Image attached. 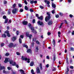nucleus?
Listing matches in <instances>:
<instances>
[{"label":"nucleus","instance_id":"1","mask_svg":"<svg viewBox=\"0 0 74 74\" xmlns=\"http://www.w3.org/2000/svg\"><path fill=\"white\" fill-rule=\"evenodd\" d=\"M29 28L31 29V30H32V32L36 34L37 33V32L36 30H34V27H32V25L30 24H28V25Z\"/></svg>","mask_w":74,"mask_h":74},{"label":"nucleus","instance_id":"2","mask_svg":"<svg viewBox=\"0 0 74 74\" xmlns=\"http://www.w3.org/2000/svg\"><path fill=\"white\" fill-rule=\"evenodd\" d=\"M47 14L48 15L47 17H46L45 18V20L46 22H47L48 20L50 19L51 16H50V13L49 12H47Z\"/></svg>","mask_w":74,"mask_h":74},{"label":"nucleus","instance_id":"3","mask_svg":"<svg viewBox=\"0 0 74 74\" xmlns=\"http://www.w3.org/2000/svg\"><path fill=\"white\" fill-rule=\"evenodd\" d=\"M21 59L23 60H25V61H26V60H27V63H30V59L29 58L27 59V58H25V57H23V56H22Z\"/></svg>","mask_w":74,"mask_h":74},{"label":"nucleus","instance_id":"4","mask_svg":"<svg viewBox=\"0 0 74 74\" xmlns=\"http://www.w3.org/2000/svg\"><path fill=\"white\" fill-rule=\"evenodd\" d=\"M26 36L27 37H29L30 39V38H32V34H29V33L28 32H26Z\"/></svg>","mask_w":74,"mask_h":74},{"label":"nucleus","instance_id":"5","mask_svg":"<svg viewBox=\"0 0 74 74\" xmlns=\"http://www.w3.org/2000/svg\"><path fill=\"white\" fill-rule=\"evenodd\" d=\"M10 64L12 65V66H15L16 65V63L15 62H14L12 60H10Z\"/></svg>","mask_w":74,"mask_h":74},{"label":"nucleus","instance_id":"6","mask_svg":"<svg viewBox=\"0 0 74 74\" xmlns=\"http://www.w3.org/2000/svg\"><path fill=\"white\" fill-rule=\"evenodd\" d=\"M36 16L38 17V19L40 20H42L43 17L42 16H41L40 17H38V15L37 14H36Z\"/></svg>","mask_w":74,"mask_h":74},{"label":"nucleus","instance_id":"7","mask_svg":"<svg viewBox=\"0 0 74 74\" xmlns=\"http://www.w3.org/2000/svg\"><path fill=\"white\" fill-rule=\"evenodd\" d=\"M5 33L7 34L8 37H10V33H9V31H8V30L6 31L5 32Z\"/></svg>","mask_w":74,"mask_h":74},{"label":"nucleus","instance_id":"8","mask_svg":"<svg viewBox=\"0 0 74 74\" xmlns=\"http://www.w3.org/2000/svg\"><path fill=\"white\" fill-rule=\"evenodd\" d=\"M36 73L37 74H40V70L38 67L36 68Z\"/></svg>","mask_w":74,"mask_h":74},{"label":"nucleus","instance_id":"9","mask_svg":"<svg viewBox=\"0 0 74 74\" xmlns=\"http://www.w3.org/2000/svg\"><path fill=\"white\" fill-rule=\"evenodd\" d=\"M38 25H40V26H42L43 25V23L42 22H41L40 21H39L37 22Z\"/></svg>","mask_w":74,"mask_h":74},{"label":"nucleus","instance_id":"10","mask_svg":"<svg viewBox=\"0 0 74 74\" xmlns=\"http://www.w3.org/2000/svg\"><path fill=\"white\" fill-rule=\"evenodd\" d=\"M17 11V9L16 8L12 10V12L13 14H16V13Z\"/></svg>","mask_w":74,"mask_h":74},{"label":"nucleus","instance_id":"11","mask_svg":"<svg viewBox=\"0 0 74 74\" xmlns=\"http://www.w3.org/2000/svg\"><path fill=\"white\" fill-rule=\"evenodd\" d=\"M10 60V59L6 58L5 59V60L4 61V63H7V62H8V60Z\"/></svg>","mask_w":74,"mask_h":74},{"label":"nucleus","instance_id":"12","mask_svg":"<svg viewBox=\"0 0 74 74\" xmlns=\"http://www.w3.org/2000/svg\"><path fill=\"white\" fill-rule=\"evenodd\" d=\"M13 45L14 44L12 43H11L9 44V47H10V48H12V47H13Z\"/></svg>","mask_w":74,"mask_h":74},{"label":"nucleus","instance_id":"13","mask_svg":"<svg viewBox=\"0 0 74 74\" xmlns=\"http://www.w3.org/2000/svg\"><path fill=\"white\" fill-rule=\"evenodd\" d=\"M22 23L23 25H26L28 23L27 21H24Z\"/></svg>","mask_w":74,"mask_h":74},{"label":"nucleus","instance_id":"14","mask_svg":"<svg viewBox=\"0 0 74 74\" xmlns=\"http://www.w3.org/2000/svg\"><path fill=\"white\" fill-rule=\"evenodd\" d=\"M3 69H5V67L1 66V65L0 64V71L3 70Z\"/></svg>","mask_w":74,"mask_h":74},{"label":"nucleus","instance_id":"15","mask_svg":"<svg viewBox=\"0 0 74 74\" xmlns=\"http://www.w3.org/2000/svg\"><path fill=\"white\" fill-rule=\"evenodd\" d=\"M53 23H52V21H49L48 23V25H51Z\"/></svg>","mask_w":74,"mask_h":74},{"label":"nucleus","instance_id":"16","mask_svg":"<svg viewBox=\"0 0 74 74\" xmlns=\"http://www.w3.org/2000/svg\"><path fill=\"white\" fill-rule=\"evenodd\" d=\"M53 44L54 45V46H55V39H53Z\"/></svg>","mask_w":74,"mask_h":74},{"label":"nucleus","instance_id":"17","mask_svg":"<svg viewBox=\"0 0 74 74\" xmlns=\"http://www.w3.org/2000/svg\"><path fill=\"white\" fill-rule=\"evenodd\" d=\"M44 1L45 3H47V4H49V3H50L49 1H48L47 0H45Z\"/></svg>","mask_w":74,"mask_h":74},{"label":"nucleus","instance_id":"18","mask_svg":"<svg viewBox=\"0 0 74 74\" xmlns=\"http://www.w3.org/2000/svg\"><path fill=\"white\" fill-rule=\"evenodd\" d=\"M16 39V38L15 37H13L12 38V40L13 41H14Z\"/></svg>","mask_w":74,"mask_h":74},{"label":"nucleus","instance_id":"19","mask_svg":"<svg viewBox=\"0 0 74 74\" xmlns=\"http://www.w3.org/2000/svg\"><path fill=\"white\" fill-rule=\"evenodd\" d=\"M52 5L53 8H55L56 7V5L53 3H52Z\"/></svg>","mask_w":74,"mask_h":74},{"label":"nucleus","instance_id":"20","mask_svg":"<svg viewBox=\"0 0 74 74\" xmlns=\"http://www.w3.org/2000/svg\"><path fill=\"white\" fill-rule=\"evenodd\" d=\"M33 65H34V62H31V63L30 64V66H33Z\"/></svg>","mask_w":74,"mask_h":74},{"label":"nucleus","instance_id":"21","mask_svg":"<svg viewBox=\"0 0 74 74\" xmlns=\"http://www.w3.org/2000/svg\"><path fill=\"white\" fill-rule=\"evenodd\" d=\"M20 72L21 73H22V74H25V73H24V71H23V70L21 69L20 70Z\"/></svg>","mask_w":74,"mask_h":74},{"label":"nucleus","instance_id":"22","mask_svg":"<svg viewBox=\"0 0 74 74\" xmlns=\"http://www.w3.org/2000/svg\"><path fill=\"white\" fill-rule=\"evenodd\" d=\"M2 36L4 38H5L6 37V35L4 34L2 35Z\"/></svg>","mask_w":74,"mask_h":74},{"label":"nucleus","instance_id":"23","mask_svg":"<svg viewBox=\"0 0 74 74\" xmlns=\"http://www.w3.org/2000/svg\"><path fill=\"white\" fill-rule=\"evenodd\" d=\"M36 43L37 44H38V45H40V43L39 42V41L38 40L36 41Z\"/></svg>","mask_w":74,"mask_h":74},{"label":"nucleus","instance_id":"24","mask_svg":"<svg viewBox=\"0 0 74 74\" xmlns=\"http://www.w3.org/2000/svg\"><path fill=\"white\" fill-rule=\"evenodd\" d=\"M31 73L32 74H35L34 73V70L33 69H32L31 71Z\"/></svg>","mask_w":74,"mask_h":74},{"label":"nucleus","instance_id":"25","mask_svg":"<svg viewBox=\"0 0 74 74\" xmlns=\"http://www.w3.org/2000/svg\"><path fill=\"white\" fill-rule=\"evenodd\" d=\"M8 22V18H6L5 21L4 23H7Z\"/></svg>","mask_w":74,"mask_h":74},{"label":"nucleus","instance_id":"26","mask_svg":"<svg viewBox=\"0 0 74 74\" xmlns=\"http://www.w3.org/2000/svg\"><path fill=\"white\" fill-rule=\"evenodd\" d=\"M31 52V49H27V53H29V52Z\"/></svg>","mask_w":74,"mask_h":74},{"label":"nucleus","instance_id":"27","mask_svg":"<svg viewBox=\"0 0 74 74\" xmlns=\"http://www.w3.org/2000/svg\"><path fill=\"white\" fill-rule=\"evenodd\" d=\"M20 33V32H19V31H17L16 32V34L17 36H18V35L19 34V33Z\"/></svg>","mask_w":74,"mask_h":74},{"label":"nucleus","instance_id":"28","mask_svg":"<svg viewBox=\"0 0 74 74\" xmlns=\"http://www.w3.org/2000/svg\"><path fill=\"white\" fill-rule=\"evenodd\" d=\"M29 10H30V12H34V11L33 10V9H32V8L30 9Z\"/></svg>","mask_w":74,"mask_h":74},{"label":"nucleus","instance_id":"29","mask_svg":"<svg viewBox=\"0 0 74 74\" xmlns=\"http://www.w3.org/2000/svg\"><path fill=\"white\" fill-rule=\"evenodd\" d=\"M63 24V23H61L60 26L59 27V28H60H60L62 27V26Z\"/></svg>","mask_w":74,"mask_h":74},{"label":"nucleus","instance_id":"30","mask_svg":"<svg viewBox=\"0 0 74 74\" xmlns=\"http://www.w3.org/2000/svg\"><path fill=\"white\" fill-rule=\"evenodd\" d=\"M19 43H20V44H21V43H22V40H21V39L19 38Z\"/></svg>","mask_w":74,"mask_h":74},{"label":"nucleus","instance_id":"31","mask_svg":"<svg viewBox=\"0 0 74 74\" xmlns=\"http://www.w3.org/2000/svg\"><path fill=\"white\" fill-rule=\"evenodd\" d=\"M9 55H10V54L9 53H6V54H5V55L6 56H9Z\"/></svg>","mask_w":74,"mask_h":74},{"label":"nucleus","instance_id":"32","mask_svg":"<svg viewBox=\"0 0 74 74\" xmlns=\"http://www.w3.org/2000/svg\"><path fill=\"white\" fill-rule=\"evenodd\" d=\"M4 45V44L3 43H2L1 44V47H3Z\"/></svg>","mask_w":74,"mask_h":74},{"label":"nucleus","instance_id":"33","mask_svg":"<svg viewBox=\"0 0 74 74\" xmlns=\"http://www.w3.org/2000/svg\"><path fill=\"white\" fill-rule=\"evenodd\" d=\"M25 9L26 10H28V8H27V7L26 6H25Z\"/></svg>","mask_w":74,"mask_h":74},{"label":"nucleus","instance_id":"34","mask_svg":"<svg viewBox=\"0 0 74 74\" xmlns=\"http://www.w3.org/2000/svg\"><path fill=\"white\" fill-rule=\"evenodd\" d=\"M18 6L19 7H22V4H18Z\"/></svg>","mask_w":74,"mask_h":74},{"label":"nucleus","instance_id":"35","mask_svg":"<svg viewBox=\"0 0 74 74\" xmlns=\"http://www.w3.org/2000/svg\"><path fill=\"white\" fill-rule=\"evenodd\" d=\"M7 69L9 70H10L11 69V68L10 67H8Z\"/></svg>","mask_w":74,"mask_h":74},{"label":"nucleus","instance_id":"36","mask_svg":"<svg viewBox=\"0 0 74 74\" xmlns=\"http://www.w3.org/2000/svg\"><path fill=\"white\" fill-rule=\"evenodd\" d=\"M59 14L60 15V16H61L63 15V14L61 12L59 13Z\"/></svg>","mask_w":74,"mask_h":74},{"label":"nucleus","instance_id":"37","mask_svg":"<svg viewBox=\"0 0 74 74\" xmlns=\"http://www.w3.org/2000/svg\"><path fill=\"white\" fill-rule=\"evenodd\" d=\"M6 18H7V16H4L3 17V18L4 19H6Z\"/></svg>","mask_w":74,"mask_h":74},{"label":"nucleus","instance_id":"38","mask_svg":"<svg viewBox=\"0 0 74 74\" xmlns=\"http://www.w3.org/2000/svg\"><path fill=\"white\" fill-rule=\"evenodd\" d=\"M24 3L25 4H26V5L27 4V1H26V0L24 1Z\"/></svg>","mask_w":74,"mask_h":74},{"label":"nucleus","instance_id":"39","mask_svg":"<svg viewBox=\"0 0 74 74\" xmlns=\"http://www.w3.org/2000/svg\"><path fill=\"white\" fill-rule=\"evenodd\" d=\"M23 10L22 9H20L19 11V12H23Z\"/></svg>","mask_w":74,"mask_h":74},{"label":"nucleus","instance_id":"40","mask_svg":"<svg viewBox=\"0 0 74 74\" xmlns=\"http://www.w3.org/2000/svg\"><path fill=\"white\" fill-rule=\"evenodd\" d=\"M30 3L31 4H33L34 3V1H30Z\"/></svg>","mask_w":74,"mask_h":74},{"label":"nucleus","instance_id":"41","mask_svg":"<svg viewBox=\"0 0 74 74\" xmlns=\"http://www.w3.org/2000/svg\"><path fill=\"white\" fill-rule=\"evenodd\" d=\"M20 38H23V35H21L20 36Z\"/></svg>","mask_w":74,"mask_h":74},{"label":"nucleus","instance_id":"42","mask_svg":"<svg viewBox=\"0 0 74 74\" xmlns=\"http://www.w3.org/2000/svg\"><path fill=\"white\" fill-rule=\"evenodd\" d=\"M15 6H16V4L14 3L13 5V8H14V7H15Z\"/></svg>","mask_w":74,"mask_h":74},{"label":"nucleus","instance_id":"43","mask_svg":"<svg viewBox=\"0 0 74 74\" xmlns=\"http://www.w3.org/2000/svg\"><path fill=\"white\" fill-rule=\"evenodd\" d=\"M66 63H67V64H69V62H68V58H66Z\"/></svg>","mask_w":74,"mask_h":74},{"label":"nucleus","instance_id":"44","mask_svg":"<svg viewBox=\"0 0 74 74\" xmlns=\"http://www.w3.org/2000/svg\"><path fill=\"white\" fill-rule=\"evenodd\" d=\"M59 16L58 14H57L56 15V18H59Z\"/></svg>","mask_w":74,"mask_h":74},{"label":"nucleus","instance_id":"45","mask_svg":"<svg viewBox=\"0 0 74 74\" xmlns=\"http://www.w3.org/2000/svg\"><path fill=\"white\" fill-rule=\"evenodd\" d=\"M51 32H48L47 33V34L48 36H50L51 35Z\"/></svg>","mask_w":74,"mask_h":74},{"label":"nucleus","instance_id":"46","mask_svg":"<svg viewBox=\"0 0 74 74\" xmlns=\"http://www.w3.org/2000/svg\"><path fill=\"white\" fill-rule=\"evenodd\" d=\"M16 53L17 55H20V53H19L18 52H17Z\"/></svg>","mask_w":74,"mask_h":74},{"label":"nucleus","instance_id":"47","mask_svg":"<svg viewBox=\"0 0 74 74\" xmlns=\"http://www.w3.org/2000/svg\"><path fill=\"white\" fill-rule=\"evenodd\" d=\"M40 8H41V9H43V8H44L43 6H41V5L40 6Z\"/></svg>","mask_w":74,"mask_h":74},{"label":"nucleus","instance_id":"48","mask_svg":"<svg viewBox=\"0 0 74 74\" xmlns=\"http://www.w3.org/2000/svg\"><path fill=\"white\" fill-rule=\"evenodd\" d=\"M36 22V20H35V19H34L33 20V23H35V22Z\"/></svg>","mask_w":74,"mask_h":74},{"label":"nucleus","instance_id":"49","mask_svg":"<svg viewBox=\"0 0 74 74\" xmlns=\"http://www.w3.org/2000/svg\"><path fill=\"white\" fill-rule=\"evenodd\" d=\"M24 47H25L26 48H28V46H27V45H25L24 46Z\"/></svg>","mask_w":74,"mask_h":74},{"label":"nucleus","instance_id":"50","mask_svg":"<svg viewBox=\"0 0 74 74\" xmlns=\"http://www.w3.org/2000/svg\"><path fill=\"white\" fill-rule=\"evenodd\" d=\"M71 51H74V48H73V47H71Z\"/></svg>","mask_w":74,"mask_h":74},{"label":"nucleus","instance_id":"51","mask_svg":"<svg viewBox=\"0 0 74 74\" xmlns=\"http://www.w3.org/2000/svg\"><path fill=\"white\" fill-rule=\"evenodd\" d=\"M37 3V1H34V3L35 4H36Z\"/></svg>","mask_w":74,"mask_h":74},{"label":"nucleus","instance_id":"52","mask_svg":"<svg viewBox=\"0 0 74 74\" xmlns=\"http://www.w3.org/2000/svg\"><path fill=\"white\" fill-rule=\"evenodd\" d=\"M52 14H55V10H53L52 11Z\"/></svg>","mask_w":74,"mask_h":74},{"label":"nucleus","instance_id":"53","mask_svg":"<svg viewBox=\"0 0 74 74\" xmlns=\"http://www.w3.org/2000/svg\"><path fill=\"white\" fill-rule=\"evenodd\" d=\"M46 66L47 68H48V67H49V64H47V65H46Z\"/></svg>","mask_w":74,"mask_h":74},{"label":"nucleus","instance_id":"54","mask_svg":"<svg viewBox=\"0 0 74 74\" xmlns=\"http://www.w3.org/2000/svg\"><path fill=\"white\" fill-rule=\"evenodd\" d=\"M46 58L47 59H49V57L48 56H47L46 57Z\"/></svg>","mask_w":74,"mask_h":74},{"label":"nucleus","instance_id":"55","mask_svg":"<svg viewBox=\"0 0 74 74\" xmlns=\"http://www.w3.org/2000/svg\"><path fill=\"white\" fill-rule=\"evenodd\" d=\"M16 44H15L14 45H13V48H14V47H16Z\"/></svg>","mask_w":74,"mask_h":74},{"label":"nucleus","instance_id":"56","mask_svg":"<svg viewBox=\"0 0 74 74\" xmlns=\"http://www.w3.org/2000/svg\"><path fill=\"white\" fill-rule=\"evenodd\" d=\"M72 35H74V31H73V32H72Z\"/></svg>","mask_w":74,"mask_h":74},{"label":"nucleus","instance_id":"57","mask_svg":"<svg viewBox=\"0 0 74 74\" xmlns=\"http://www.w3.org/2000/svg\"><path fill=\"white\" fill-rule=\"evenodd\" d=\"M4 4H7V1H4Z\"/></svg>","mask_w":74,"mask_h":74},{"label":"nucleus","instance_id":"58","mask_svg":"<svg viewBox=\"0 0 74 74\" xmlns=\"http://www.w3.org/2000/svg\"><path fill=\"white\" fill-rule=\"evenodd\" d=\"M36 49L37 51L38 50V47H36Z\"/></svg>","mask_w":74,"mask_h":74},{"label":"nucleus","instance_id":"59","mask_svg":"<svg viewBox=\"0 0 74 74\" xmlns=\"http://www.w3.org/2000/svg\"><path fill=\"white\" fill-rule=\"evenodd\" d=\"M71 2V0H68V2L69 3H70Z\"/></svg>","mask_w":74,"mask_h":74},{"label":"nucleus","instance_id":"60","mask_svg":"<svg viewBox=\"0 0 74 74\" xmlns=\"http://www.w3.org/2000/svg\"><path fill=\"white\" fill-rule=\"evenodd\" d=\"M69 16L71 18H72V17H73V16L71 14H70L69 15Z\"/></svg>","mask_w":74,"mask_h":74},{"label":"nucleus","instance_id":"61","mask_svg":"<svg viewBox=\"0 0 74 74\" xmlns=\"http://www.w3.org/2000/svg\"><path fill=\"white\" fill-rule=\"evenodd\" d=\"M16 66L17 68H18V67H19V66L17 64L16 65Z\"/></svg>","mask_w":74,"mask_h":74},{"label":"nucleus","instance_id":"62","mask_svg":"<svg viewBox=\"0 0 74 74\" xmlns=\"http://www.w3.org/2000/svg\"><path fill=\"white\" fill-rule=\"evenodd\" d=\"M36 41V39L33 38V41Z\"/></svg>","mask_w":74,"mask_h":74},{"label":"nucleus","instance_id":"63","mask_svg":"<svg viewBox=\"0 0 74 74\" xmlns=\"http://www.w3.org/2000/svg\"><path fill=\"white\" fill-rule=\"evenodd\" d=\"M70 69H73V66H70Z\"/></svg>","mask_w":74,"mask_h":74},{"label":"nucleus","instance_id":"64","mask_svg":"<svg viewBox=\"0 0 74 74\" xmlns=\"http://www.w3.org/2000/svg\"><path fill=\"white\" fill-rule=\"evenodd\" d=\"M58 34H61L60 32H58Z\"/></svg>","mask_w":74,"mask_h":74}]
</instances>
